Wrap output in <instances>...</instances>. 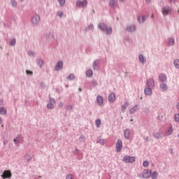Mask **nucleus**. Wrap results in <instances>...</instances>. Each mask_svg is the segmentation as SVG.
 <instances>
[{"mask_svg":"<svg viewBox=\"0 0 179 179\" xmlns=\"http://www.w3.org/2000/svg\"><path fill=\"white\" fill-rule=\"evenodd\" d=\"M143 167H148L149 166V162L148 161H145L143 163Z\"/></svg>","mask_w":179,"mask_h":179,"instance_id":"c9c22d12","label":"nucleus"},{"mask_svg":"<svg viewBox=\"0 0 179 179\" xmlns=\"http://www.w3.org/2000/svg\"><path fill=\"white\" fill-rule=\"evenodd\" d=\"M76 6H78L79 8H85V6H87V0H83V1H77Z\"/></svg>","mask_w":179,"mask_h":179,"instance_id":"39448f33","label":"nucleus"},{"mask_svg":"<svg viewBox=\"0 0 179 179\" xmlns=\"http://www.w3.org/2000/svg\"><path fill=\"white\" fill-rule=\"evenodd\" d=\"M16 44V39H12L10 41V45H15Z\"/></svg>","mask_w":179,"mask_h":179,"instance_id":"f704fd0d","label":"nucleus"},{"mask_svg":"<svg viewBox=\"0 0 179 179\" xmlns=\"http://www.w3.org/2000/svg\"><path fill=\"white\" fill-rule=\"evenodd\" d=\"M152 176V170L150 169H145L143 171V178H149Z\"/></svg>","mask_w":179,"mask_h":179,"instance_id":"423d86ee","label":"nucleus"},{"mask_svg":"<svg viewBox=\"0 0 179 179\" xmlns=\"http://www.w3.org/2000/svg\"><path fill=\"white\" fill-rule=\"evenodd\" d=\"M57 15L58 16H59V17H62L64 13H62V11H58Z\"/></svg>","mask_w":179,"mask_h":179,"instance_id":"e433bc0d","label":"nucleus"},{"mask_svg":"<svg viewBox=\"0 0 179 179\" xmlns=\"http://www.w3.org/2000/svg\"><path fill=\"white\" fill-rule=\"evenodd\" d=\"M2 122V118L0 117V124Z\"/></svg>","mask_w":179,"mask_h":179,"instance_id":"09e8293b","label":"nucleus"},{"mask_svg":"<svg viewBox=\"0 0 179 179\" xmlns=\"http://www.w3.org/2000/svg\"><path fill=\"white\" fill-rule=\"evenodd\" d=\"M146 20V17L145 15H141L138 17V22L139 23H143Z\"/></svg>","mask_w":179,"mask_h":179,"instance_id":"dca6fc26","label":"nucleus"},{"mask_svg":"<svg viewBox=\"0 0 179 179\" xmlns=\"http://www.w3.org/2000/svg\"><path fill=\"white\" fill-rule=\"evenodd\" d=\"M169 1L171 3L172 2H176V0H169Z\"/></svg>","mask_w":179,"mask_h":179,"instance_id":"79ce46f5","label":"nucleus"},{"mask_svg":"<svg viewBox=\"0 0 179 179\" xmlns=\"http://www.w3.org/2000/svg\"><path fill=\"white\" fill-rule=\"evenodd\" d=\"M152 89L149 87H147L146 88H145L144 90V93L145 94H146V96H151L152 95Z\"/></svg>","mask_w":179,"mask_h":179,"instance_id":"9d476101","label":"nucleus"},{"mask_svg":"<svg viewBox=\"0 0 179 179\" xmlns=\"http://www.w3.org/2000/svg\"><path fill=\"white\" fill-rule=\"evenodd\" d=\"M6 109L5 108H0V114L1 115H6Z\"/></svg>","mask_w":179,"mask_h":179,"instance_id":"aec40b11","label":"nucleus"},{"mask_svg":"<svg viewBox=\"0 0 179 179\" xmlns=\"http://www.w3.org/2000/svg\"><path fill=\"white\" fill-rule=\"evenodd\" d=\"M127 31H135V27H134V25L129 26L127 28Z\"/></svg>","mask_w":179,"mask_h":179,"instance_id":"4be33fe9","label":"nucleus"},{"mask_svg":"<svg viewBox=\"0 0 179 179\" xmlns=\"http://www.w3.org/2000/svg\"><path fill=\"white\" fill-rule=\"evenodd\" d=\"M157 138H159V136H157Z\"/></svg>","mask_w":179,"mask_h":179,"instance_id":"864d4df0","label":"nucleus"},{"mask_svg":"<svg viewBox=\"0 0 179 179\" xmlns=\"http://www.w3.org/2000/svg\"><path fill=\"white\" fill-rule=\"evenodd\" d=\"M73 79H75V75L73 74H70L67 78L68 80H73Z\"/></svg>","mask_w":179,"mask_h":179,"instance_id":"a878e982","label":"nucleus"},{"mask_svg":"<svg viewBox=\"0 0 179 179\" xmlns=\"http://www.w3.org/2000/svg\"><path fill=\"white\" fill-rule=\"evenodd\" d=\"M147 87H150V89H153L155 87V81L153 79H149L147 80L146 83Z\"/></svg>","mask_w":179,"mask_h":179,"instance_id":"6e6552de","label":"nucleus"},{"mask_svg":"<svg viewBox=\"0 0 179 179\" xmlns=\"http://www.w3.org/2000/svg\"><path fill=\"white\" fill-rule=\"evenodd\" d=\"M171 10H172V9L171 8L170 6L164 7L162 9V14L164 15V16L170 15V13H171Z\"/></svg>","mask_w":179,"mask_h":179,"instance_id":"7ed1b4c3","label":"nucleus"},{"mask_svg":"<svg viewBox=\"0 0 179 179\" xmlns=\"http://www.w3.org/2000/svg\"><path fill=\"white\" fill-rule=\"evenodd\" d=\"M135 111H136V107H134L133 108L130 109V110H129L130 114H134V113H135Z\"/></svg>","mask_w":179,"mask_h":179,"instance_id":"473e14b6","label":"nucleus"},{"mask_svg":"<svg viewBox=\"0 0 179 179\" xmlns=\"http://www.w3.org/2000/svg\"><path fill=\"white\" fill-rule=\"evenodd\" d=\"M66 179H73V176L68 175L67 177H66Z\"/></svg>","mask_w":179,"mask_h":179,"instance_id":"ea45409f","label":"nucleus"},{"mask_svg":"<svg viewBox=\"0 0 179 179\" xmlns=\"http://www.w3.org/2000/svg\"><path fill=\"white\" fill-rule=\"evenodd\" d=\"M122 149V141L121 140H117L116 143V150L117 152H121Z\"/></svg>","mask_w":179,"mask_h":179,"instance_id":"0eeeda50","label":"nucleus"},{"mask_svg":"<svg viewBox=\"0 0 179 179\" xmlns=\"http://www.w3.org/2000/svg\"><path fill=\"white\" fill-rule=\"evenodd\" d=\"M2 178H10L12 177V173H10V171L6 170L3 172V174L1 175Z\"/></svg>","mask_w":179,"mask_h":179,"instance_id":"20e7f679","label":"nucleus"},{"mask_svg":"<svg viewBox=\"0 0 179 179\" xmlns=\"http://www.w3.org/2000/svg\"><path fill=\"white\" fill-rule=\"evenodd\" d=\"M174 65L177 69H179V59H176L174 61Z\"/></svg>","mask_w":179,"mask_h":179,"instance_id":"bb28decb","label":"nucleus"},{"mask_svg":"<svg viewBox=\"0 0 179 179\" xmlns=\"http://www.w3.org/2000/svg\"><path fill=\"white\" fill-rule=\"evenodd\" d=\"M95 124H96L97 128H100V125H101V120H100V119H97L95 121Z\"/></svg>","mask_w":179,"mask_h":179,"instance_id":"393cba45","label":"nucleus"},{"mask_svg":"<svg viewBox=\"0 0 179 179\" xmlns=\"http://www.w3.org/2000/svg\"><path fill=\"white\" fill-rule=\"evenodd\" d=\"M96 66H97V62H94V63H93L94 69H96Z\"/></svg>","mask_w":179,"mask_h":179,"instance_id":"58836bf2","label":"nucleus"},{"mask_svg":"<svg viewBox=\"0 0 179 179\" xmlns=\"http://www.w3.org/2000/svg\"><path fill=\"white\" fill-rule=\"evenodd\" d=\"M47 107H48V108L52 110V108H54V104H52V103L50 102L49 103H48Z\"/></svg>","mask_w":179,"mask_h":179,"instance_id":"c85d7f7f","label":"nucleus"},{"mask_svg":"<svg viewBox=\"0 0 179 179\" xmlns=\"http://www.w3.org/2000/svg\"><path fill=\"white\" fill-rule=\"evenodd\" d=\"M31 22L34 24H37L40 22V16L37 15H34L31 19Z\"/></svg>","mask_w":179,"mask_h":179,"instance_id":"1a4fd4ad","label":"nucleus"},{"mask_svg":"<svg viewBox=\"0 0 179 179\" xmlns=\"http://www.w3.org/2000/svg\"><path fill=\"white\" fill-rule=\"evenodd\" d=\"M174 45V39L173 38H170L168 40V45Z\"/></svg>","mask_w":179,"mask_h":179,"instance_id":"b1692460","label":"nucleus"},{"mask_svg":"<svg viewBox=\"0 0 179 179\" xmlns=\"http://www.w3.org/2000/svg\"><path fill=\"white\" fill-rule=\"evenodd\" d=\"M176 107H177L178 110H179V102L178 103Z\"/></svg>","mask_w":179,"mask_h":179,"instance_id":"49530a36","label":"nucleus"},{"mask_svg":"<svg viewBox=\"0 0 179 179\" xmlns=\"http://www.w3.org/2000/svg\"><path fill=\"white\" fill-rule=\"evenodd\" d=\"M159 79L161 82H166L167 80V76H166V74L161 73L159 76Z\"/></svg>","mask_w":179,"mask_h":179,"instance_id":"f8f14e48","label":"nucleus"},{"mask_svg":"<svg viewBox=\"0 0 179 179\" xmlns=\"http://www.w3.org/2000/svg\"><path fill=\"white\" fill-rule=\"evenodd\" d=\"M96 103L98 106H101L103 104V96L99 95L96 96Z\"/></svg>","mask_w":179,"mask_h":179,"instance_id":"4468645a","label":"nucleus"},{"mask_svg":"<svg viewBox=\"0 0 179 179\" xmlns=\"http://www.w3.org/2000/svg\"><path fill=\"white\" fill-rule=\"evenodd\" d=\"M68 109H69V110H72V106H68Z\"/></svg>","mask_w":179,"mask_h":179,"instance_id":"a18cd8bd","label":"nucleus"},{"mask_svg":"<svg viewBox=\"0 0 179 179\" xmlns=\"http://www.w3.org/2000/svg\"><path fill=\"white\" fill-rule=\"evenodd\" d=\"M79 91H80V92H82V89L79 88Z\"/></svg>","mask_w":179,"mask_h":179,"instance_id":"603ef678","label":"nucleus"},{"mask_svg":"<svg viewBox=\"0 0 179 179\" xmlns=\"http://www.w3.org/2000/svg\"><path fill=\"white\" fill-rule=\"evenodd\" d=\"M151 176L152 179H156L157 177V172L154 171L152 173H151Z\"/></svg>","mask_w":179,"mask_h":179,"instance_id":"cd10ccee","label":"nucleus"},{"mask_svg":"<svg viewBox=\"0 0 179 179\" xmlns=\"http://www.w3.org/2000/svg\"><path fill=\"white\" fill-rule=\"evenodd\" d=\"M58 2L61 6H64V5H65V0H58Z\"/></svg>","mask_w":179,"mask_h":179,"instance_id":"7c9ffc66","label":"nucleus"},{"mask_svg":"<svg viewBox=\"0 0 179 179\" xmlns=\"http://www.w3.org/2000/svg\"><path fill=\"white\" fill-rule=\"evenodd\" d=\"M178 13H179V10H178Z\"/></svg>","mask_w":179,"mask_h":179,"instance_id":"5fc2aeb1","label":"nucleus"},{"mask_svg":"<svg viewBox=\"0 0 179 179\" xmlns=\"http://www.w3.org/2000/svg\"><path fill=\"white\" fill-rule=\"evenodd\" d=\"M120 2H124V0H119Z\"/></svg>","mask_w":179,"mask_h":179,"instance_id":"3c124183","label":"nucleus"},{"mask_svg":"<svg viewBox=\"0 0 179 179\" xmlns=\"http://www.w3.org/2000/svg\"><path fill=\"white\" fill-rule=\"evenodd\" d=\"M124 138L126 139H129V138H131V130L127 129L124 131Z\"/></svg>","mask_w":179,"mask_h":179,"instance_id":"2eb2a0df","label":"nucleus"},{"mask_svg":"<svg viewBox=\"0 0 179 179\" xmlns=\"http://www.w3.org/2000/svg\"><path fill=\"white\" fill-rule=\"evenodd\" d=\"M175 121L179 122V113L175 115Z\"/></svg>","mask_w":179,"mask_h":179,"instance_id":"72a5a7b5","label":"nucleus"},{"mask_svg":"<svg viewBox=\"0 0 179 179\" xmlns=\"http://www.w3.org/2000/svg\"><path fill=\"white\" fill-rule=\"evenodd\" d=\"M62 66H64V64L62 63V62L59 61L55 66L56 71H59L60 69H62Z\"/></svg>","mask_w":179,"mask_h":179,"instance_id":"9b49d317","label":"nucleus"},{"mask_svg":"<svg viewBox=\"0 0 179 179\" xmlns=\"http://www.w3.org/2000/svg\"><path fill=\"white\" fill-rule=\"evenodd\" d=\"M26 73H27V75H31V74L33 73V72H32V71H29V70H27V71H26Z\"/></svg>","mask_w":179,"mask_h":179,"instance_id":"a19ab883","label":"nucleus"},{"mask_svg":"<svg viewBox=\"0 0 179 179\" xmlns=\"http://www.w3.org/2000/svg\"><path fill=\"white\" fill-rule=\"evenodd\" d=\"M129 105V103L128 102H124L123 103V105H122L121 106V110L122 111H125V108H127V107H128V106Z\"/></svg>","mask_w":179,"mask_h":179,"instance_id":"6ab92c4d","label":"nucleus"},{"mask_svg":"<svg viewBox=\"0 0 179 179\" xmlns=\"http://www.w3.org/2000/svg\"><path fill=\"white\" fill-rule=\"evenodd\" d=\"M98 27L99 29H100V30H102V31H105V33H106L107 34H111V33H113V28L107 27V25H106V24L104 23H100L98 25Z\"/></svg>","mask_w":179,"mask_h":179,"instance_id":"f257e3e1","label":"nucleus"},{"mask_svg":"<svg viewBox=\"0 0 179 179\" xmlns=\"http://www.w3.org/2000/svg\"><path fill=\"white\" fill-rule=\"evenodd\" d=\"M160 87L162 90V92L167 90V89H168L167 85H166V84H161Z\"/></svg>","mask_w":179,"mask_h":179,"instance_id":"5701e85b","label":"nucleus"},{"mask_svg":"<svg viewBox=\"0 0 179 179\" xmlns=\"http://www.w3.org/2000/svg\"><path fill=\"white\" fill-rule=\"evenodd\" d=\"M117 2H118L117 0H110L109 2L110 6H115L117 5Z\"/></svg>","mask_w":179,"mask_h":179,"instance_id":"412c9836","label":"nucleus"},{"mask_svg":"<svg viewBox=\"0 0 179 179\" xmlns=\"http://www.w3.org/2000/svg\"><path fill=\"white\" fill-rule=\"evenodd\" d=\"M16 141H17V138L14 139V140H13V142H16Z\"/></svg>","mask_w":179,"mask_h":179,"instance_id":"8fccbe9b","label":"nucleus"},{"mask_svg":"<svg viewBox=\"0 0 179 179\" xmlns=\"http://www.w3.org/2000/svg\"><path fill=\"white\" fill-rule=\"evenodd\" d=\"M87 78H92L93 76V71L92 69H88L86 71Z\"/></svg>","mask_w":179,"mask_h":179,"instance_id":"f3484780","label":"nucleus"},{"mask_svg":"<svg viewBox=\"0 0 179 179\" xmlns=\"http://www.w3.org/2000/svg\"><path fill=\"white\" fill-rule=\"evenodd\" d=\"M151 0H145L146 3H150Z\"/></svg>","mask_w":179,"mask_h":179,"instance_id":"37998d69","label":"nucleus"},{"mask_svg":"<svg viewBox=\"0 0 179 179\" xmlns=\"http://www.w3.org/2000/svg\"><path fill=\"white\" fill-rule=\"evenodd\" d=\"M62 106H64V104L63 103H60L59 107H62Z\"/></svg>","mask_w":179,"mask_h":179,"instance_id":"de8ad7c7","label":"nucleus"},{"mask_svg":"<svg viewBox=\"0 0 179 179\" xmlns=\"http://www.w3.org/2000/svg\"><path fill=\"white\" fill-rule=\"evenodd\" d=\"M171 134H173V128L172 127L169 128V129L166 132V135H171Z\"/></svg>","mask_w":179,"mask_h":179,"instance_id":"2f4dec72","label":"nucleus"},{"mask_svg":"<svg viewBox=\"0 0 179 179\" xmlns=\"http://www.w3.org/2000/svg\"><path fill=\"white\" fill-rule=\"evenodd\" d=\"M43 64H44V62H43L42 59L38 60V65H39V66H43Z\"/></svg>","mask_w":179,"mask_h":179,"instance_id":"c756f323","label":"nucleus"},{"mask_svg":"<svg viewBox=\"0 0 179 179\" xmlns=\"http://www.w3.org/2000/svg\"><path fill=\"white\" fill-rule=\"evenodd\" d=\"M108 100L110 103H114L115 101V94L111 93L108 96Z\"/></svg>","mask_w":179,"mask_h":179,"instance_id":"ddd939ff","label":"nucleus"},{"mask_svg":"<svg viewBox=\"0 0 179 179\" xmlns=\"http://www.w3.org/2000/svg\"><path fill=\"white\" fill-rule=\"evenodd\" d=\"M122 160H123L124 163L132 164L135 162V157H129L128 155H126L123 157Z\"/></svg>","mask_w":179,"mask_h":179,"instance_id":"f03ea898","label":"nucleus"},{"mask_svg":"<svg viewBox=\"0 0 179 179\" xmlns=\"http://www.w3.org/2000/svg\"><path fill=\"white\" fill-rule=\"evenodd\" d=\"M11 5L12 6H17V3L15 1H11Z\"/></svg>","mask_w":179,"mask_h":179,"instance_id":"4c0bfd02","label":"nucleus"},{"mask_svg":"<svg viewBox=\"0 0 179 179\" xmlns=\"http://www.w3.org/2000/svg\"><path fill=\"white\" fill-rule=\"evenodd\" d=\"M138 59L141 64H145V62H146V59L143 57V55H140L138 56Z\"/></svg>","mask_w":179,"mask_h":179,"instance_id":"a211bd4d","label":"nucleus"},{"mask_svg":"<svg viewBox=\"0 0 179 179\" xmlns=\"http://www.w3.org/2000/svg\"><path fill=\"white\" fill-rule=\"evenodd\" d=\"M89 29H93V25H90V26H89Z\"/></svg>","mask_w":179,"mask_h":179,"instance_id":"c03bdc74","label":"nucleus"}]
</instances>
